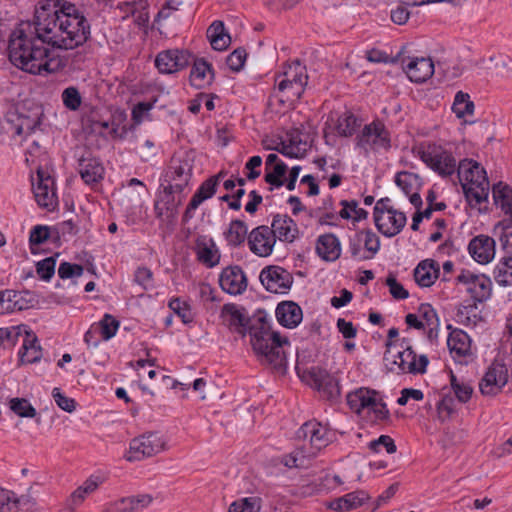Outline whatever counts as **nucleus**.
I'll return each mask as SVG.
<instances>
[{"label": "nucleus", "mask_w": 512, "mask_h": 512, "mask_svg": "<svg viewBox=\"0 0 512 512\" xmlns=\"http://www.w3.org/2000/svg\"><path fill=\"white\" fill-rule=\"evenodd\" d=\"M221 315L222 317L228 318L227 321L231 328L233 327L237 333L245 336L247 330L250 333V327L255 323L258 316L263 314L259 313L252 322V320L246 316L245 308L239 307L233 303H228L222 307Z\"/></svg>", "instance_id": "nucleus-19"}, {"label": "nucleus", "mask_w": 512, "mask_h": 512, "mask_svg": "<svg viewBox=\"0 0 512 512\" xmlns=\"http://www.w3.org/2000/svg\"><path fill=\"white\" fill-rule=\"evenodd\" d=\"M191 59L187 50H167L157 55L155 65L160 73L171 74L187 67Z\"/></svg>", "instance_id": "nucleus-14"}, {"label": "nucleus", "mask_w": 512, "mask_h": 512, "mask_svg": "<svg viewBox=\"0 0 512 512\" xmlns=\"http://www.w3.org/2000/svg\"><path fill=\"white\" fill-rule=\"evenodd\" d=\"M493 198L496 204L500 205L502 211L512 219V188L499 182L492 188Z\"/></svg>", "instance_id": "nucleus-37"}, {"label": "nucleus", "mask_w": 512, "mask_h": 512, "mask_svg": "<svg viewBox=\"0 0 512 512\" xmlns=\"http://www.w3.org/2000/svg\"><path fill=\"white\" fill-rule=\"evenodd\" d=\"M90 37V25L84 16L61 19L58 26V37L54 47L72 50L83 45Z\"/></svg>", "instance_id": "nucleus-3"}, {"label": "nucleus", "mask_w": 512, "mask_h": 512, "mask_svg": "<svg viewBox=\"0 0 512 512\" xmlns=\"http://www.w3.org/2000/svg\"><path fill=\"white\" fill-rule=\"evenodd\" d=\"M508 381L507 369L504 365L493 364L482 378L479 388L483 395L498 394Z\"/></svg>", "instance_id": "nucleus-16"}, {"label": "nucleus", "mask_w": 512, "mask_h": 512, "mask_svg": "<svg viewBox=\"0 0 512 512\" xmlns=\"http://www.w3.org/2000/svg\"><path fill=\"white\" fill-rule=\"evenodd\" d=\"M386 285L389 287L390 294L395 299H406L409 297L408 291L400 284L393 274L386 278Z\"/></svg>", "instance_id": "nucleus-62"}, {"label": "nucleus", "mask_w": 512, "mask_h": 512, "mask_svg": "<svg viewBox=\"0 0 512 512\" xmlns=\"http://www.w3.org/2000/svg\"><path fill=\"white\" fill-rule=\"evenodd\" d=\"M50 236L49 227L37 225L35 226L29 236L30 248L31 252L35 253L34 246L42 244L45 242Z\"/></svg>", "instance_id": "nucleus-58"}, {"label": "nucleus", "mask_w": 512, "mask_h": 512, "mask_svg": "<svg viewBox=\"0 0 512 512\" xmlns=\"http://www.w3.org/2000/svg\"><path fill=\"white\" fill-rule=\"evenodd\" d=\"M64 106L71 110L76 111L82 104V97L77 87L69 86L65 88L61 95Z\"/></svg>", "instance_id": "nucleus-51"}, {"label": "nucleus", "mask_w": 512, "mask_h": 512, "mask_svg": "<svg viewBox=\"0 0 512 512\" xmlns=\"http://www.w3.org/2000/svg\"><path fill=\"white\" fill-rule=\"evenodd\" d=\"M418 312L421 318L425 321L428 326H435L438 328L439 319L435 309L428 303H423L419 306Z\"/></svg>", "instance_id": "nucleus-61"}, {"label": "nucleus", "mask_w": 512, "mask_h": 512, "mask_svg": "<svg viewBox=\"0 0 512 512\" xmlns=\"http://www.w3.org/2000/svg\"><path fill=\"white\" fill-rule=\"evenodd\" d=\"M375 226L385 237H394L405 227L407 217L404 212L397 209H390L385 214L374 217Z\"/></svg>", "instance_id": "nucleus-15"}, {"label": "nucleus", "mask_w": 512, "mask_h": 512, "mask_svg": "<svg viewBox=\"0 0 512 512\" xmlns=\"http://www.w3.org/2000/svg\"><path fill=\"white\" fill-rule=\"evenodd\" d=\"M169 308L177 314L183 323L187 324L192 321V315L189 306L182 302L179 298L170 300Z\"/></svg>", "instance_id": "nucleus-57"}, {"label": "nucleus", "mask_w": 512, "mask_h": 512, "mask_svg": "<svg viewBox=\"0 0 512 512\" xmlns=\"http://www.w3.org/2000/svg\"><path fill=\"white\" fill-rule=\"evenodd\" d=\"M306 68L301 65L299 60L294 61L283 73L281 80H290L291 82H304L307 83L308 76L306 75Z\"/></svg>", "instance_id": "nucleus-52"}, {"label": "nucleus", "mask_w": 512, "mask_h": 512, "mask_svg": "<svg viewBox=\"0 0 512 512\" xmlns=\"http://www.w3.org/2000/svg\"><path fill=\"white\" fill-rule=\"evenodd\" d=\"M405 65V59L402 60L403 70L410 81L423 83L427 81L434 73V64L430 58L415 57L408 58Z\"/></svg>", "instance_id": "nucleus-21"}, {"label": "nucleus", "mask_w": 512, "mask_h": 512, "mask_svg": "<svg viewBox=\"0 0 512 512\" xmlns=\"http://www.w3.org/2000/svg\"><path fill=\"white\" fill-rule=\"evenodd\" d=\"M440 273L436 261L426 259L421 261L414 270V279L421 287H430L434 284Z\"/></svg>", "instance_id": "nucleus-27"}, {"label": "nucleus", "mask_w": 512, "mask_h": 512, "mask_svg": "<svg viewBox=\"0 0 512 512\" xmlns=\"http://www.w3.org/2000/svg\"><path fill=\"white\" fill-rule=\"evenodd\" d=\"M271 230L277 239L292 243L298 237L299 229L296 222L284 214H275L271 223Z\"/></svg>", "instance_id": "nucleus-23"}, {"label": "nucleus", "mask_w": 512, "mask_h": 512, "mask_svg": "<svg viewBox=\"0 0 512 512\" xmlns=\"http://www.w3.org/2000/svg\"><path fill=\"white\" fill-rule=\"evenodd\" d=\"M56 259L54 256L41 260L36 265V271L42 280L49 281L55 273Z\"/></svg>", "instance_id": "nucleus-56"}, {"label": "nucleus", "mask_w": 512, "mask_h": 512, "mask_svg": "<svg viewBox=\"0 0 512 512\" xmlns=\"http://www.w3.org/2000/svg\"><path fill=\"white\" fill-rule=\"evenodd\" d=\"M214 78V71L205 59H195L190 72L191 84L196 88H203L210 84Z\"/></svg>", "instance_id": "nucleus-30"}, {"label": "nucleus", "mask_w": 512, "mask_h": 512, "mask_svg": "<svg viewBox=\"0 0 512 512\" xmlns=\"http://www.w3.org/2000/svg\"><path fill=\"white\" fill-rule=\"evenodd\" d=\"M15 298H17V291L15 290L0 291V315L15 311V302H17Z\"/></svg>", "instance_id": "nucleus-55"}, {"label": "nucleus", "mask_w": 512, "mask_h": 512, "mask_svg": "<svg viewBox=\"0 0 512 512\" xmlns=\"http://www.w3.org/2000/svg\"><path fill=\"white\" fill-rule=\"evenodd\" d=\"M95 327L99 329V334H101L104 340H109L116 334L119 328V321L112 315L105 314Z\"/></svg>", "instance_id": "nucleus-49"}, {"label": "nucleus", "mask_w": 512, "mask_h": 512, "mask_svg": "<svg viewBox=\"0 0 512 512\" xmlns=\"http://www.w3.org/2000/svg\"><path fill=\"white\" fill-rule=\"evenodd\" d=\"M7 492L10 494L8 495L9 500H5L2 512H29L34 510L36 502L30 495L17 496L14 491L7 490Z\"/></svg>", "instance_id": "nucleus-35"}, {"label": "nucleus", "mask_w": 512, "mask_h": 512, "mask_svg": "<svg viewBox=\"0 0 512 512\" xmlns=\"http://www.w3.org/2000/svg\"><path fill=\"white\" fill-rule=\"evenodd\" d=\"M247 243L253 254L259 257H267L273 252L276 238L269 226L260 225L248 234Z\"/></svg>", "instance_id": "nucleus-11"}, {"label": "nucleus", "mask_w": 512, "mask_h": 512, "mask_svg": "<svg viewBox=\"0 0 512 512\" xmlns=\"http://www.w3.org/2000/svg\"><path fill=\"white\" fill-rule=\"evenodd\" d=\"M193 166L189 160L173 161L164 181L178 192H183L192 177Z\"/></svg>", "instance_id": "nucleus-18"}, {"label": "nucleus", "mask_w": 512, "mask_h": 512, "mask_svg": "<svg viewBox=\"0 0 512 512\" xmlns=\"http://www.w3.org/2000/svg\"><path fill=\"white\" fill-rule=\"evenodd\" d=\"M25 333L26 336L19 351L20 362L22 364L36 363L42 357L41 346L38 344L37 336L33 332L25 331Z\"/></svg>", "instance_id": "nucleus-31"}, {"label": "nucleus", "mask_w": 512, "mask_h": 512, "mask_svg": "<svg viewBox=\"0 0 512 512\" xmlns=\"http://www.w3.org/2000/svg\"><path fill=\"white\" fill-rule=\"evenodd\" d=\"M298 437H309L311 445L318 449L326 445L323 429L317 422L309 421L303 424L298 431Z\"/></svg>", "instance_id": "nucleus-39"}, {"label": "nucleus", "mask_w": 512, "mask_h": 512, "mask_svg": "<svg viewBox=\"0 0 512 512\" xmlns=\"http://www.w3.org/2000/svg\"><path fill=\"white\" fill-rule=\"evenodd\" d=\"M304 380L315 388L323 398L337 401L340 397L339 380L327 370L320 367H312L303 373Z\"/></svg>", "instance_id": "nucleus-6"}, {"label": "nucleus", "mask_w": 512, "mask_h": 512, "mask_svg": "<svg viewBox=\"0 0 512 512\" xmlns=\"http://www.w3.org/2000/svg\"><path fill=\"white\" fill-rule=\"evenodd\" d=\"M401 347L403 351L397 353V359H395V356H392L390 358L391 363L397 365L402 373L424 374L429 364L428 357L420 355L417 359V354L410 346V341L406 338L401 340Z\"/></svg>", "instance_id": "nucleus-8"}, {"label": "nucleus", "mask_w": 512, "mask_h": 512, "mask_svg": "<svg viewBox=\"0 0 512 512\" xmlns=\"http://www.w3.org/2000/svg\"><path fill=\"white\" fill-rule=\"evenodd\" d=\"M287 169V165L283 161H279L272 167V170H266L264 180L270 185L269 191H273L274 187L279 188L284 185L282 178L286 175Z\"/></svg>", "instance_id": "nucleus-43"}, {"label": "nucleus", "mask_w": 512, "mask_h": 512, "mask_svg": "<svg viewBox=\"0 0 512 512\" xmlns=\"http://www.w3.org/2000/svg\"><path fill=\"white\" fill-rule=\"evenodd\" d=\"M59 21L58 9L43 5L35 10L33 20L27 22L32 35L43 38V41L54 47V40L58 37Z\"/></svg>", "instance_id": "nucleus-4"}, {"label": "nucleus", "mask_w": 512, "mask_h": 512, "mask_svg": "<svg viewBox=\"0 0 512 512\" xmlns=\"http://www.w3.org/2000/svg\"><path fill=\"white\" fill-rule=\"evenodd\" d=\"M207 38L214 50L223 51L231 43V37L226 32L224 23L220 20L214 21L207 29Z\"/></svg>", "instance_id": "nucleus-34"}, {"label": "nucleus", "mask_w": 512, "mask_h": 512, "mask_svg": "<svg viewBox=\"0 0 512 512\" xmlns=\"http://www.w3.org/2000/svg\"><path fill=\"white\" fill-rule=\"evenodd\" d=\"M360 236H364V248L371 253L370 256H365L363 259L372 258L380 249L379 237L370 229L362 230L359 232Z\"/></svg>", "instance_id": "nucleus-54"}, {"label": "nucleus", "mask_w": 512, "mask_h": 512, "mask_svg": "<svg viewBox=\"0 0 512 512\" xmlns=\"http://www.w3.org/2000/svg\"><path fill=\"white\" fill-rule=\"evenodd\" d=\"M45 44L43 38L32 35L28 22H21L9 37V60L17 68L31 74L54 72L50 50Z\"/></svg>", "instance_id": "nucleus-1"}, {"label": "nucleus", "mask_w": 512, "mask_h": 512, "mask_svg": "<svg viewBox=\"0 0 512 512\" xmlns=\"http://www.w3.org/2000/svg\"><path fill=\"white\" fill-rule=\"evenodd\" d=\"M474 107V103L470 100V96L467 93L457 92L452 110L458 118L473 114Z\"/></svg>", "instance_id": "nucleus-44"}, {"label": "nucleus", "mask_w": 512, "mask_h": 512, "mask_svg": "<svg viewBox=\"0 0 512 512\" xmlns=\"http://www.w3.org/2000/svg\"><path fill=\"white\" fill-rule=\"evenodd\" d=\"M468 251L476 262L487 264L495 256V240L488 235H477L470 240Z\"/></svg>", "instance_id": "nucleus-20"}, {"label": "nucleus", "mask_w": 512, "mask_h": 512, "mask_svg": "<svg viewBox=\"0 0 512 512\" xmlns=\"http://www.w3.org/2000/svg\"><path fill=\"white\" fill-rule=\"evenodd\" d=\"M316 251L323 260L335 261L341 254L340 242L332 233L321 235L317 240Z\"/></svg>", "instance_id": "nucleus-28"}, {"label": "nucleus", "mask_w": 512, "mask_h": 512, "mask_svg": "<svg viewBox=\"0 0 512 512\" xmlns=\"http://www.w3.org/2000/svg\"><path fill=\"white\" fill-rule=\"evenodd\" d=\"M83 271V266L79 264L62 262L58 268V275L61 279H68L74 276L80 277L83 274Z\"/></svg>", "instance_id": "nucleus-60"}, {"label": "nucleus", "mask_w": 512, "mask_h": 512, "mask_svg": "<svg viewBox=\"0 0 512 512\" xmlns=\"http://www.w3.org/2000/svg\"><path fill=\"white\" fill-rule=\"evenodd\" d=\"M447 345L452 353L466 356L470 349V338L466 332L456 329L449 334Z\"/></svg>", "instance_id": "nucleus-38"}, {"label": "nucleus", "mask_w": 512, "mask_h": 512, "mask_svg": "<svg viewBox=\"0 0 512 512\" xmlns=\"http://www.w3.org/2000/svg\"><path fill=\"white\" fill-rule=\"evenodd\" d=\"M495 281L501 286L512 285V257H503L493 271Z\"/></svg>", "instance_id": "nucleus-41"}, {"label": "nucleus", "mask_w": 512, "mask_h": 512, "mask_svg": "<svg viewBox=\"0 0 512 512\" xmlns=\"http://www.w3.org/2000/svg\"><path fill=\"white\" fill-rule=\"evenodd\" d=\"M163 191L159 194V201L164 206L166 218L169 222H175L178 216V208L182 205L185 195L178 192L172 186L161 184Z\"/></svg>", "instance_id": "nucleus-24"}, {"label": "nucleus", "mask_w": 512, "mask_h": 512, "mask_svg": "<svg viewBox=\"0 0 512 512\" xmlns=\"http://www.w3.org/2000/svg\"><path fill=\"white\" fill-rule=\"evenodd\" d=\"M248 228L244 221L235 219L229 224V228L225 233L228 244L232 247H238L244 243L248 237Z\"/></svg>", "instance_id": "nucleus-40"}, {"label": "nucleus", "mask_w": 512, "mask_h": 512, "mask_svg": "<svg viewBox=\"0 0 512 512\" xmlns=\"http://www.w3.org/2000/svg\"><path fill=\"white\" fill-rule=\"evenodd\" d=\"M307 83L304 82H291L290 80H280L278 82V90L285 93L287 101H295L300 99L304 92V87Z\"/></svg>", "instance_id": "nucleus-47"}, {"label": "nucleus", "mask_w": 512, "mask_h": 512, "mask_svg": "<svg viewBox=\"0 0 512 512\" xmlns=\"http://www.w3.org/2000/svg\"><path fill=\"white\" fill-rule=\"evenodd\" d=\"M8 132L14 135H29L40 125L38 113L25 115L19 112H11L6 118Z\"/></svg>", "instance_id": "nucleus-22"}, {"label": "nucleus", "mask_w": 512, "mask_h": 512, "mask_svg": "<svg viewBox=\"0 0 512 512\" xmlns=\"http://www.w3.org/2000/svg\"><path fill=\"white\" fill-rule=\"evenodd\" d=\"M499 231V240L503 250L512 255V219H505L499 222L495 227V232Z\"/></svg>", "instance_id": "nucleus-46"}, {"label": "nucleus", "mask_w": 512, "mask_h": 512, "mask_svg": "<svg viewBox=\"0 0 512 512\" xmlns=\"http://www.w3.org/2000/svg\"><path fill=\"white\" fill-rule=\"evenodd\" d=\"M219 284L226 293L239 295L247 288V278L240 266H228L221 272Z\"/></svg>", "instance_id": "nucleus-17"}, {"label": "nucleus", "mask_w": 512, "mask_h": 512, "mask_svg": "<svg viewBox=\"0 0 512 512\" xmlns=\"http://www.w3.org/2000/svg\"><path fill=\"white\" fill-rule=\"evenodd\" d=\"M369 498L365 491H355L334 499L329 508L334 511H349L361 506Z\"/></svg>", "instance_id": "nucleus-33"}, {"label": "nucleus", "mask_w": 512, "mask_h": 512, "mask_svg": "<svg viewBox=\"0 0 512 512\" xmlns=\"http://www.w3.org/2000/svg\"><path fill=\"white\" fill-rule=\"evenodd\" d=\"M457 173L461 183L462 180H465L466 183L480 186L479 182L482 183V178L489 181L486 175V170L478 162L472 159L461 160L457 168Z\"/></svg>", "instance_id": "nucleus-25"}, {"label": "nucleus", "mask_w": 512, "mask_h": 512, "mask_svg": "<svg viewBox=\"0 0 512 512\" xmlns=\"http://www.w3.org/2000/svg\"><path fill=\"white\" fill-rule=\"evenodd\" d=\"M259 279L265 289L272 293L284 294L290 289L293 283L292 274L286 269L276 265L265 267L261 271Z\"/></svg>", "instance_id": "nucleus-9"}, {"label": "nucleus", "mask_w": 512, "mask_h": 512, "mask_svg": "<svg viewBox=\"0 0 512 512\" xmlns=\"http://www.w3.org/2000/svg\"><path fill=\"white\" fill-rule=\"evenodd\" d=\"M376 391L367 388H360L347 395V404L350 409L356 413H360L364 408L375 405Z\"/></svg>", "instance_id": "nucleus-32"}, {"label": "nucleus", "mask_w": 512, "mask_h": 512, "mask_svg": "<svg viewBox=\"0 0 512 512\" xmlns=\"http://www.w3.org/2000/svg\"><path fill=\"white\" fill-rule=\"evenodd\" d=\"M276 317L282 326L294 328L302 321L303 313L297 303L293 301H283L277 305Z\"/></svg>", "instance_id": "nucleus-26"}, {"label": "nucleus", "mask_w": 512, "mask_h": 512, "mask_svg": "<svg viewBox=\"0 0 512 512\" xmlns=\"http://www.w3.org/2000/svg\"><path fill=\"white\" fill-rule=\"evenodd\" d=\"M197 255L199 261L210 268L217 265L220 260V254L217 249H214V245L211 247L204 245L199 248Z\"/></svg>", "instance_id": "nucleus-53"}, {"label": "nucleus", "mask_w": 512, "mask_h": 512, "mask_svg": "<svg viewBox=\"0 0 512 512\" xmlns=\"http://www.w3.org/2000/svg\"><path fill=\"white\" fill-rule=\"evenodd\" d=\"M357 145L368 150L369 148H388L390 146L389 132L380 121L365 125L357 136Z\"/></svg>", "instance_id": "nucleus-12"}, {"label": "nucleus", "mask_w": 512, "mask_h": 512, "mask_svg": "<svg viewBox=\"0 0 512 512\" xmlns=\"http://www.w3.org/2000/svg\"><path fill=\"white\" fill-rule=\"evenodd\" d=\"M250 336L252 348L261 364L284 373L287 364L284 346L289 345L288 338L271 330L266 315L258 316L250 327Z\"/></svg>", "instance_id": "nucleus-2"}, {"label": "nucleus", "mask_w": 512, "mask_h": 512, "mask_svg": "<svg viewBox=\"0 0 512 512\" xmlns=\"http://www.w3.org/2000/svg\"><path fill=\"white\" fill-rule=\"evenodd\" d=\"M456 280L467 286L466 291L475 302H483L491 296V280L483 274L476 275L468 270H462Z\"/></svg>", "instance_id": "nucleus-10"}, {"label": "nucleus", "mask_w": 512, "mask_h": 512, "mask_svg": "<svg viewBox=\"0 0 512 512\" xmlns=\"http://www.w3.org/2000/svg\"><path fill=\"white\" fill-rule=\"evenodd\" d=\"M480 186H475L469 183H461L466 200L471 206L481 204L486 201L489 195V181L481 179Z\"/></svg>", "instance_id": "nucleus-36"}, {"label": "nucleus", "mask_w": 512, "mask_h": 512, "mask_svg": "<svg viewBox=\"0 0 512 512\" xmlns=\"http://www.w3.org/2000/svg\"><path fill=\"white\" fill-rule=\"evenodd\" d=\"M359 126L360 122L357 117L351 112H345L338 118L336 129L340 136L350 137Z\"/></svg>", "instance_id": "nucleus-42"}, {"label": "nucleus", "mask_w": 512, "mask_h": 512, "mask_svg": "<svg viewBox=\"0 0 512 512\" xmlns=\"http://www.w3.org/2000/svg\"><path fill=\"white\" fill-rule=\"evenodd\" d=\"M246 57V50L244 48H237L229 54L226 63L231 70L238 72L243 68Z\"/></svg>", "instance_id": "nucleus-59"}, {"label": "nucleus", "mask_w": 512, "mask_h": 512, "mask_svg": "<svg viewBox=\"0 0 512 512\" xmlns=\"http://www.w3.org/2000/svg\"><path fill=\"white\" fill-rule=\"evenodd\" d=\"M78 171L86 184H94L102 179L104 168L96 158L79 159Z\"/></svg>", "instance_id": "nucleus-29"}, {"label": "nucleus", "mask_w": 512, "mask_h": 512, "mask_svg": "<svg viewBox=\"0 0 512 512\" xmlns=\"http://www.w3.org/2000/svg\"><path fill=\"white\" fill-rule=\"evenodd\" d=\"M52 396L56 402V404L66 412H73L76 408L75 401L72 398H68L63 395L60 391V388H54L52 391Z\"/></svg>", "instance_id": "nucleus-64"}, {"label": "nucleus", "mask_w": 512, "mask_h": 512, "mask_svg": "<svg viewBox=\"0 0 512 512\" xmlns=\"http://www.w3.org/2000/svg\"><path fill=\"white\" fill-rule=\"evenodd\" d=\"M421 160L442 177L450 176L456 171V160L451 152L436 144L418 152Z\"/></svg>", "instance_id": "nucleus-7"}, {"label": "nucleus", "mask_w": 512, "mask_h": 512, "mask_svg": "<svg viewBox=\"0 0 512 512\" xmlns=\"http://www.w3.org/2000/svg\"><path fill=\"white\" fill-rule=\"evenodd\" d=\"M9 408L17 416L22 418H33L36 416V409L25 398H11Z\"/></svg>", "instance_id": "nucleus-48"}, {"label": "nucleus", "mask_w": 512, "mask_h": 512, "mask_svg": "<svg viewBox=\"0 0 512 512\" xmlns=\"http://www.w3.org/2000/svg\"><path fill=\"white\" fill-rule=\"evenodd\" d=\"M167 449V441L159 432H148L134 438L130 442L129 455L126 459L130 462L140 461L146 457H152Z\"/></svg>", "instance_id": "nucleus-5"}, {"label": "nucleus", "mask_w": 512, "mask_h": 512, "mask_svg": "<svg viewBox=\"0 0 512 512\" xmlns=\"http://www.w3.org/2000/svg\"><path fill=\"white\" fill-rule=\"evenodd\" d=\"M154 500L151 494H137L121 498V503H130V512H140L147 508Z\"/></svg>", "instance_id": "nucleus-50"}, {"label": "nucleus", "mask_w": 512, "mask_h": 512, "mask_svg": "<svg viewBox=\"0 0 512 512\" xmlns=\"http://www.w3.org/2000/svg\"><path fill=\"white\" fill-rule=\"evenodd\" d=\"M35 200L40 207L53 210L57 205V196L53 178L42 169L37 170V184H33Z\"/></svg>", "instance_id": "nucleus-13"}, {"label": "nucleus", "mask_w": 512, "mask_h": 512, "mask_svg": "<svg viewBox=\"0 0 512 512\" xmlns=\"http://www.w3.org/2000/svg\"><path fill=\"white\" fill-rule=\"evenodd\" d=\"M379 446H384L389 454L395 453L397 450L394 440L388 435H381L369 443V448L374 452L379 451Z\"/></svg>", "instance_id": "nucleus-63"}, {"label": "nucleus", "mask_w": 512, "mask_h": 512, "mask_svg": "<svg viewBox=\"0 0 512 512\" xmlns=\"http://www.w3.org/2000/svg\"><path fill=\"white\" fill-rule=\"evenodd\" d=\"M395 183L405 195L411 194L415 190H419L420 182L418 175L411 172H399L395 177Z\"/></svg>", "instance_id": "nucleus-45"}]
</instances>
